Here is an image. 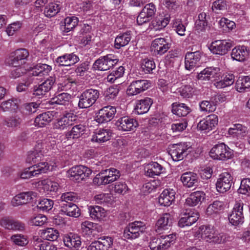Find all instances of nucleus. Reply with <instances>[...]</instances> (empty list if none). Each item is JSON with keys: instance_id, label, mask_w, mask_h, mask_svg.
Instances as JSON below:
<instances>
[{"instance_id": "19", "label": "nucleus", "mask_w": 250, "mask_h": 250, "mask_svg": "<svg viewBox=\"0 0 250 250\" xmlns=\"http://www.w3.org/2000/svg\"><path fill=\"white\" fill-rule=\"evenodd\" d=\"M55 82V78L50 77L39 85L34 86L33 94L39 98L42 97L52 89Z\"/></svg>"}, {"instance_id": "59", "label": "nucleus", "mask_w": 250, "mask_h": 250, "mask_svg": "<svg viewBox=\"0 0 250 250\" xmlns=\"http://www.w3.org/2000/svg\"><path fill=\"white\" fill-rule=\"evenodd\" d=\"M162 239L160 238L153 237L149 243V247L151 250H165L162 246Z\"/></svg>"}, {"instance_id": "45", "label": "nucleus", "mask_w": 250, "mask_h": 250, "mask_svg": "<svg viewBox=\"0 0 250 250\" xmlns=\"http://www.w3.org/2000/svg\"><path fill=\"white\" fill-rule=\"evenodd\" d=\"M250 87V77L245 76L239 78L236 83V88L238 91L243 92Z\"/></svg>"}, {"instance_id": "47", "label": "nucleus", "mask_w": 250, "mask_h": 250, "mask_svg": "<svg viewBox=\"0 0 250 250\" xmlns=\"http://www.w3.org/2000/svg\"><path fill=\"white\" fill-rule=\"evenodd\" d=\"M42 234L43 238L50 241L56 240L59 236L58 230L52 228L43 230Z\"/></svg>"}, {"instance_id": "53", "label": "nucleus", "mask_w": 250, "mask_h": 250, "mask_svg": "<svg viewBox=\"0 0 250 250\" xmlns=\"http://www.w3.org/2000/svg\"><path fill=\"white\" fill-rule=\"evenodd\" d=\"M53 204L52 200L44 198L39 201L37 207L43 211H48L52 208Z\"/></svg>"}, {"instance_id": "26", "label": "nucleus", "mask_w": 250, "mask_h": 250, "mask_svg": "<svg viewBox=\"0 0 250 250\" xmlns=\"http://www.w3.org/2000/svg\"><path fill=\"white\" fill-rule=\"evenodd\" d=\"M63 241L65 246L71 250L80 247L82 243L80 236L73 233L65 234L63 237Z\"/></svg>"}, {"instance_id": "30", "label": "nucleus", "mask_w": 250, "mask_h": 250, "mask_svg": "<svg viewBox=\"0 0 250 250\" xmlns=\"http://www.w3.org/2000/svg\"><path fill=\"white\" fill-rule=\"evenodd\" d=\"M199 217L198 212L186 213L184 216L180 219L178 226L181 228L190 226L198 220Z\"/></svg>"}, {"instance_id": "21", "label": "nucleus", "mask_w": 250, "mask_h": 250, "mask_svg": "<svg viewBox=\"0 0 250 250\" xmlns=\"http://www.w3.org/2000/svg\"><path fill=\"white\" fill-rule=\"evenodd\" d=\"M244 204L236 202L231 213L229 217V222L233 225L237 226L243 223L244 216L243 214Z\"/></svg>"}, {"instance_id": "1", "label": "nucleus", "mask_w": 250, "mask_h": 250, "mask_svg": "<svg viewBox=\"0 0 250 250\" xmlns=\"http://www.w3.org/2000/svg\"><path fill=\"white\" fill-rule=\"evenodd\" d=\"M198 238H201L207 242L217 244L223 243L226 239L223 233H215L213 229L208 225H203L199 227L195 234Z\"/></svg>"}, {"instance_id": "58", "label": "nucleus", "mask_w": 250, "mask_h": 250, "mask_svg": "<svg viewBox=\"0 0 250 250\" xmlns=\"http://www.w3.org/2000/svg\"><path fill=\"white\" fill-rule=\"evenodd\" d=\"M11 239L16 245L20 246H24L28 243L26 237L22 234L12 235L11 237Z\"/></svg>"}, {"instance_id": "2", "label": "nucleus", "mask_w": 250, "mask_h": 250, "mask_svg": "<svg viewBox=\"0 0 250 250\" xmlns=\"http://www.w3.org/2000/svg\"><path fill=\"white\" fill-rule=\"evenodd\" d=\"M100 95L97 89H88L84 91L79 97L78 107L87 108L92 106L97 101Z\"/></svg>"}, {"instance_id": "25", "label": "nucleus", "mask_w": 250, "mask_h": 250, "mask_svg": "<svg viewBox=\"0 0 250 250\" xmlns=\"http://www.w3.org/2000/svg\"><path fill=\"white\" fill-rule=\"evenodd\" d=\"M60 211L67 216L77 218L81 215L80 209L76 204L73 203H66L63 202V204H60Z\"/></svg>"}, {"instance_id": "10", "label": "nucleus", "mask_w": 250, "mask_h": 250, "mask_svg": "<svg viewBox=\"0 0 250 250\" xmlns=\"http://www.w3.org/2000/svg\"><path fill=\"white\" fill-rule=\"evenodd\" d=\"M113 57L112 54H108L100 58L94 63V68L101 71H105L110 68H114L119 60L117 59H113Z\"/></svg>"}, {"instance_id": "31", "label": "nucleus", "mask_w": 250, "mask_h": 250, "mask_svg": "<svg viewBox=\"0 0 250 250\" xmlns=\"http://www.w3.org/2000/svg\"><path fill=\"white\" fill-rule=\"evenodd\" d=\"M111 133L110 129H100L97 132H94L91 141L92 142H96L99 144L103 143L110 139Z\"/></svg>"}, {"instance_id": "12", "label": "nucleus", "mask_w": 250, "mask_h": 250, "mask_svg": "<svg viewBox=\"0 0 250 250\" xmlns=\"http://www.w3.org/2000/svg\"><path fill=\"white\" fill-rule=\"evenodd\" d=\"M156 11L155 5L153 3L146 4L137 18V23L142 25L149 22L155 15Z\"/></svg>"}, {"instance_id": "42", "label": "nucleus", "mask_w": 250, "mask_h": 250, "mask_svg": "<svg viewBox=\"0 0 250 250\" xmlns=\"http://www.w3.org/2000/svg\"><path fill=\"white\" fill-rule=\"evenodd\" d=\"M85 126L82 124L74 126L70 131L66 133V137L69 139H78L84 134Z\"/></svg>"}, {"instance_id": "22", "label": "nucleus", "mask_w": 250, "mask_h": 250, "mask_svg": "<svg viewBox=\"0 0 250 250\" xmlns=\"http://www.w3.org/2000/svg\"><path fill=\"white\" fill-rule=\"evenodd\" d=\"M201 56V53L199 51L187 52L185 57L186 69L190 70L199 65Z\"/></svg>"}, {"instance_id": "57", "label": "nucleus", "mask_w": 250, "mask_h": 250, "mask_svg": "<svg viewBox=\"0 0 250 250\" xmlns=\"http://www.w3.org/2000/svg\"><path fill=\"white\" fill-rule=\"evenodd\" d=\"M98 240L101 243L104 250H108L111 247L113 243L112 237L108 236H103L99 237Z\"/></svg>"}, {"instance_id": "50", "label": "nucleus", "mask_w": 250, "mask_h": 250, "mask_svg": "<svg viewBox=\"0 0 250 250\" xmlns=\"http://www.w3.org/2000/svg\"><path fill=\"white\" fill-rule=\"evenodd\" d=\"M78 23V19L76 17H68L64 20V31L68 32L74 28Z\"/></svg>"}, {"instance_id": "23", "label": "nucleus", "mask_w": 250, "mask_h": 250, "mask_svg": "<svg viewBox=\"0 0 250 250\" xmlns=\"http://www.w3.org/2000/svg\"><path fill=\"white\" fill-rule=\"evenodd\" d=\"M119 130L127 131L133 130L138 126V122L134 119L128 116L120 118L116 123Z\"/></svg>"}, {"instance_id": "62", "label": "nucleus", "mask_w": 250, "mask_h": 250, "mask_svg": "<svg viewBox=\"0 0 250 250\" xmlns=\"http://www.w3.org/2000/svg\"><path fill=\"white\" fill-rule=\"evenodd\" d=\"M11 71L10 77L13 79H16L21 77L26 73V69L24 67L21 66L16 67Z\"/></svg>"}, {"instance_id": "29", "label": "nucleus", "mask_w": 250, "mask_h": 250, "mask_svg": "<svg viewBox=\"0 0 250 250\" xmlns=\"http://www.w3.org/2000/svg\"><path fill=\"white\" fill-rule=\"evenodd\" d=\"M205 199V194L203 191H197L191 193L186 200L185 204L191 207L200 205Z\"/></svg>"}, {"instance_id": "3", "label": "nucleus", "mask_w": 250, "mask_h": 250, "mask_svg": "<svg viewBox=\"0 0 250 250\" xmlns=\"http://www.w3.org/2000/svg\"><path fill=\"white\" fill-rule=\"evenodd\" d=\"M51 70V66L46 64H39L28 72L23 79V82L29 86L35 80V77L47 75Z\"/></svg>"}, {"instance_id": "18", "label": "nucleus", "mask_w": 250, "mask_h": 250, "mask_svg": "<svg viewBox=\"0 0 250 250\" xmlns=\"http://www.w3.org/2000/svg\"><path fill=\"white\" fill-rule=\"evenodd\" d=\"M37 197V193L33 191L20 193L11 200L12 206L16 207L25 205L32 202Z\"/></svg>"}, {"instance_id": "36", "label": "nucleus", "mask_w": 250, "mask_h": 250, "mask_svg": "<svg viewBox=\"0 0 250 250\" xmlns=\"http://www.w3.org/2000/svg\"><path fill=\"white\" fill-rule=\"evenodd\" d=\"M174 199V192L168 189H165L160 194L158 202L161 205L168 207L172 204Z\"/></svg>"}, {"instance_id": "11", "label": "nucleus", "mask_w": 250, "mask_h": 250, "mask_svg": "<svg viewBox=\"0 0 250 250\" xmlns=\"http://www.w3.org/2000/svg\"><path fill=\"white\" fill-rule=\"evenodd\" d=\"M29 56L28 50L24 48L16 50L10 56L9 64L13 67H18L24 64Z\"/></svg>"}, {"instance_id": "38", "label": "nucleus", "mask_w": 250, "mask_h": 250, "mask_svg": "<svg viewBox=\"0 0 250 250\" xmlns=\"http://www.w3.org/2000/svg\"><path fill=\"white\" fill-rule=\"evenodd\" d=\"M147 170L145 171L146 176L153 177L155 175H160L163 172L164 168L157 162H152L147 166Z\"/></svg>"}, {"instance_id": "61", "label": "nucleus", "mask_w": 250, "mask_h": 250, "mask_svg": "<svg viewBox=\"0 0 250 250\" xmlns=\"http://www.w3.org/2000/svg\"><path fill=\"white\" fill-rule=\"evenodd\" d=\"M46 221L47 218L45 216L39 214L31 219L30 224L32 225L41 226L46 223Z\"/></svg>"}, {"instance_id": "64", "label": "nucleus", "mask_w": 250, "mask_h": 250, "mask_svg": "<svg viewBox=\"0 0 250 250\" xmlns=\"http://www.w3.org/2000/svg\"><path fill=\"white\" fill-rule=\"evenodd\" d=\"M170 19V16L167 14L165 16V18L163 20L156 19L153 21L152 23L154 26H158V28L165 27L169 23Z\"/></svg>"}, {"instance_id": "34", "label": "nucleus", "mask_w": 250, "mask_h": 250, "mask_svg": "<svg viewBox=\"0 0 250 250\" xmlns=\"http://www.w3.org/2000/svg\"><path fill=\"white\" fill-rule=\"evenodd\" d=\"M0 224L5 229L10 230H22L24 228L23 224L7 217L2 218Z\"/></svg>"}, {"instance_id": "27", "label": "nucleus", "mask_w": 250, "mask_h": 250, "mask_svg": "<svg viewBox=\"0 0 250 250\" xmlns=\"http://www.w3.org/2000/svg\"><path fill=\"white\" fill-rule=\"evenodd\" d=\"M172 224V219L169 213H165L157 221L155 230L160 233L163 230L168 229Z\"/></svg>"}, {"instance_id": "55", "label": "nucleus", "mask_w": 250, "mask_h": 250, "mask_svg": "<svg viewBox=\"0 0 250 250\" xmlns=\"http://www.w3.org/2000/svg\"><path fill=\"white\" fill-rule=\"evenodd\" d=\"M162 239V246L164 249L166 250L168 248L171 244H173L176 239V236L173 234L167 235H162L160 237Z\"/></svg>"}, {"instance_id": "52", "label": "nucleus", "mask_w": 250, "mask_h": 250, "mask_svg": "<svg viewBox=\"0 0 250 250\" xmlns=\"http://www.w3.org/2000/svg\"><path fill=\"white\" fill-rule=\"evenodd\" d=\"M21 122V119L18 116H11L5 119L4 124L8 127L15 128L19 126Z\"/></svg>"}, {"instance_id": "35", "label": "nucleus", "mask_w": 250, "mask_h": 250, "mask_svg": "<svg viewBox=\"0 0 250 250\" xmlns=\"http://www.w3.org/2000/svg\"><path fill=\"white\" fill-rule=\"evenodd\" d=\"M181 180L185 187L191 188L196 185L198 177L197 174L194 173L187 172L181 175Z\"/></svg>"}, {"instance_id": "37", "label": "nucleus", "mask_w": 250, "mask_h": 250, "mask_svg": "<svg viewBox=\"0 0 250 250\" xmlns=\"http://www.w3.org/2000/svg\"><path fill=\"white\" fill-rule=\"evenodd\" d=\"M248 52L245 46H239L234 47L231 52V58L236 61H244L248 56Z\"/></svg>"}, {"instance_id": "39", "label": "nucleus", "mask_w": 250, "mask_h": 250, "mask_svg": "<svg viewBox=\"0 0 250 250\" xmlns=\"http://www.w3.org/2000/svg\"><path fill=\"white\" fill-rule=\"evenodd\" d=\"M131 40L130 31H127L118 35L115 40L114 46L120 49L128 44Z\"/></svg>"}, {"instance_id": "24", "label": "nucleus", "mask_w": 250, "mask_h": 250, "mask_svg": "<svg viewBox=\"0 0 250 250\" xmlns=\"http://www.w3.org/2000/svg\"><path fill=\"white\" fill-rule=\"evenodd\" d=\"M218 117L215 114L210 115L206 119L201 120L197 125V127L201 130H211L218 124Z\"/></svg>"}, {"instance_id": "51", "label": "nucleus", "mask_w": 250, "mask_h": 250, "mask_svg": "<svg viewBox=\"0 0 250 250\" xmlns=\"http://www.w3.org/2000/svg\"><path fill=\"white\" fill-rule=\"evenodd\" d=\"M155 63L150 59H145L143 60L141 67L145 73H152V70L155 68Z\"/></svg>"}, {"instance_id": "56", "label": "nucleus", "mask_w": 250, "mask_h": 250, "mask_svg": "<svg viewBox=\"0 0 250 250\" xmlns=\"http://www.w3.org/2000/svg\"><path fill=\"white\" fill-rule=\"evenodd\" d=\"M238 192L243 194L250 193V179L244 178L241 180L240 186L238 189Z\"/></svg>"}, {"instance_id": "33", "label": "nucleus", "mask_w": 250, "mask_h": 250, "mask_svg": "<svg viewBox=\"0 0 250 250\" xmlns=\"http://www.w3.org/2000/svg\"><path fill=\"white\" fill-rule=\"evenodd\" d=\"M153 104L152 100L148 97L138 100L134 109L138 114H143L147 113Z\"/></svg>"}, {"instance_id": "43", "label": "nucleus", "mask_w": 250, "mask_h": 250, "mask_svg": "<svg viewBox=\"0 0 250 250\" xmlns=\"http://www.w3.org/2000/svg\"><path fill=\"white\" fill-rule=\"evenodd\" d=\"M248 130L247 127L241 124H235L229 130V133L231 135H234L237 138H241L247 134Z\"/></svg>"}, {"instance_id": "32", "label": "nucleus", "mask_w": 250, "mask_h": 250, "mask_svg": "<svg viewBox=\"0 0 250 250\" xmlns=\"http://www.w3.org/2000/svg\"><path fill=\"white\" fill-rule=\"evenodd\" d=\"M20 104V100L12 98L2 102L0 105V108L3 112H16Z\"/></svg>"}, {"instance_id": "40", "label": "nucleus", "mask_w": 250, "mask_h": 250, "mask_svg": "<svg viewBox=\"0 0 250 250\" xmlns=\"http://www.w3.org/2000/svg\"><path fill=\"white\" fill-rule=\"evenodd\" d=\"M52 119L53 116L49 112L42 113L35 118L34 124L36 126L42 127L47 125Z\"/></svg>"}, {"instance_id": "17", "label": "nucleus", "mask_w": 250, "mask_h": 250, "mask_svg": "<svg viewBox=\"0 0 250 250\" xmlns=\"http://www.w3.org/2000/svg\"><path fill=\"white\" fill-rule=\"evenodd\" d=\"M233 178L229 173H222L216 183L217 190L220 193H225L231 188Z\"/></svg>"}, {"instance_id": "4", "label": "nucleus", "mask_w": 250, "mask_h": 250, "mask_svg": "<svg viewBox=\"0 0 250 250\" xmlns=\"http://www.w3.org/2000/svg\"><path fill=\"white\" fill-rule=\"evenodd\" d=\"M232 155V150L223 143L215 145L210 151V157L215 160L224 161L230 159Z\"/></svg>"}, {"instance_id": "13", "label": "nucleus", "mask_w": 250, "mask_h": 250, "mask_svg": "<svg viewBox=\"0 0 250 250\" xmlns=\"http://www.w3.org/2000/svg\"><path fill=\"white\" fill-rule=\"evenodd\" d=\"M116 108L112 106H106L100 109L95 118V121L98 124L107 123L111 121L114 117Z\"/></svg>"}, {"instance_id": "49", "label": "nucleus", "mask_w": 250, "mask_h": 250, "mask_svg": "<svg viewBox=\"0 0 250 250\" xmlns=\"http://www.w3.org/2000/svg\"><path fill=\"white\" fill-rule=\"evenodd\" d=\"M41 105H43L42 102H36L29 103H25L23 104V108L26 114H32L36 112L37 110Z\"/></svg>"}, {"instance_id": "7", "label": "nucleus", "mask_w": 250, "mask_h": 250, "mask_svg": "<svg viewBox=\"0 0 250 250\" xmlns=\"http://www.w3.org/2000/svg\"><path fill=\"white\" fill-rule=\"evenodd\" d=\"M191 147L187 143L173 144L169 152L173 160L179 161L183 160L191 152Z\"/></svg>"}, {"instance_id": "46", "label": "nucleus", "mask_w": 250, "mask_h": 250, "mask_svg": "<svg viewBox=\"0 0 250 250\" xmlns=\"http://www.w3.org/2000/svg\"><path fill=\"white\" fill-rule=\"evenodd\" d=\"M60 10V5L58 4L50 2L45 6L44 14L47 17L55 16Z\"/></svg>"}, {"instance_id": "6", "label": "nucleus", "mask_w": 250, "mask_h": 250, "mask_svg": "<svg viewBox=\"0 0 250 250\" xmlns=\"http://www.w3.org/2000/svg\"><path fill=\"white\" fill-rule=\"evenodd\" d=\"M92 170L83 166H76L70 168L67 174L70 179L76 182L80 183L89 177Z\"/></svg>"}, {"instance_id": "60", "label": "nucleus", "mask_w": 250, "mask_h": 250, "mask_svg": "<svg viewBox=\"0 0 250 250\" xmlns=\"http://www.w3.org/2000/svg\"><path fill=\"white\" fill-rule=\"evenodd\" d=\"M77 199L78 197L74 192H65L63 193L61 196V204H63V202L72 203V202H75Z\"/></svg>"}, {"instance_id": "20", "label": "nucleus", "mask_w": 250, "mask_h": 250, "mask_svg": "<svg viewBox=\"0 0 250 250\" xmlns=\"http://www.w3.org/2000/svg\"><path fill=\"white\" fill-rule=\"evenodd\" d=\"M150 86V83L146 80L133 81L129 85L127 92L128 95H135L143 92Z\"/></svg>"}, {"instance_id": "9", "label": "nucleus", "mask_w": 250, "mask_h": 250, "mask_svg": "<svg viewBox=\"0 0 250 250\" xmlns=\"http://www.w3.org/2000/svg\"><path fill=\"white\" fill-rule=\"evenodd\" d=\"M49 166L47 162L39 163L32 167L25 168L21 174L22 179H29L31 177L38 176L39 174L46 173Z\"/></svg>"}, {"instance_id": "5", "label": "nucleus", "mask_w": 250, "mask_h": 250, "mask_svg": "<svg viewBox=\"0 0 250 250\" xmlns=\"http://www.w3.org/2000/svg\"><path fill=\"white\" fill-rule=\"evenodd\" d=\"M146 227L143 223L135 221L130 223L124 229L123 237L125 239H134L139 237L145 231Z\"/></svg>"}, {"instance_id": "15", "label": "nucleus", "mask_w": 250, "mask_h": 250, "mask_svg": "<svg viewBox=\"0 0 250 250\" xmlns=\"http://www.w3.org/2000/svg\"><path fill=\"white\" fill-rule=\"evenodd\" d=\"M171 43L165 38L155 39L151 43V51L155 55H162L170 48Z\"/></svg>"}, {"instance_id": "41", "label": "nucleus", "mask_w": 250, "mask_h": 250, "mask_svg": "<svg viewBox=\"0 0 250 250\" xmlns=\"http://www.w3.org/2000/svg\"><path fill=\"white\" fill-rule=\"evenodd\" d=\"M89 213L91 218L101 220L106 216V211L104 208L98 206H90L88 208Z\"/></svg>"}, {"instance_id": "48", "label": "nucleus", "mask_w": 250, "mask_h": 250, "mask_svg": "<svg viewBox=\"0 0 250 250\" xmlns=\"http://www.w3.org/2000/svg\"><path fill=\"white\" fill-rule=\"evenodd\" d=\"M71 99V95L67 93H62L52 99V103L58 104L66 105Z\"/></svg>"}, {"instance_id": "54", "label": "nucleus", "mask_w": 250, "mask_h": 250, "mask_svg": "<svg viewBox=\"0 0 250 250\" xmlns=\"http://www.w3.org/2000/svg\"><path fill=\"white\" fill-rule=\"evenodd\" d=\"M97 224L87 221L83 222L81 224L82 233L84 234H90L92 230L97 228Z\"/></svg>"}, {"instance_id": "8", "label": "nucleus", "mask_w": 250, "mask_h": 250, "mask_svg": "<svg viewBox=\"0 0 250 250\" xmlns=\"http://www.w3.org/2000/svg\"><path fill=\"white\" fill-rule=\"evenodd\" d=\"M78 117L72 111H65L62 116L57 120L54 124V128L57 129L64 130L73 125L77 120Z\"/></svg>"}, {"instance_id": "63", "label": "nucleus", "mask_w": 250, "mask_h": 250, "mask_svg": "<svg viewBox=\"0 0 250 250\" xmlns=\"http://www.w3.org/2000/svg\"><path fill=\"white\" fill-rule=\"evenodd\" d=\"M119 90L117 86H110L104 92L105 97L107 100L114 99L118 94Z\"/></svg>"}, {"instance_id": "28", "label": "nucleus", "mask_w": 250, "mask_h": 250, "mask_svg": "<svg viewBox=\"0 0 250 250\" xmlns=\"http://www.w3.org/2000/svg\"><path fill=\"white\" fill-rule=\"evenodd\" d=\"M79 61V57L74 53L65 54L58 57L56 62L59 65L67 66L74 65Z\"/></svg>"}, {"instance_id": "44", "label": "nucleus", "mask_w": 250, "mask_h": 250, "mask_svg": "<svg viewBox=\"0 0 250 250\" xmlns=\"http://www.w3.org/2000/svg\"><path fill=\"white\" fill-rule=\"evenodd\" d=\"M172 112L180 116H186L190 112V108L186 106L185 104H177L174 103L172 104Z\"/></svg>"}, {"instance_id": "16", "label": "nucleus", "mask_w": 250, "mask_h": 250, "mask_svg": "<svg viewBox=\"0 0 250 250\" xmlns=\"http://www.w3.org/2000/svg\"><path fill=\"white\" fill-rule=\"evenodd\" d=\"M232 46L231 42L227 40H216L212 42L210 49L215 54L224 55Z\"/></svg>"}, {"instance_id": "14", "label": "nucleus", "mask_w": 250, "mask_h": 250, "mask_svg": "<svg viewBox=\"0 0 250 250\" xmlns=\"http://www.w3.org/2000/svg\"><path fill=\"white\" fill-rule=\"evenodd\" d=\"M44 146L42 142H37L35 146L34 150L28 152L26 162L31 164L37 163L36 165L41 163V161L43 160L44 153L46 150L44 148Z\"/></svg>"}]
</instances>
